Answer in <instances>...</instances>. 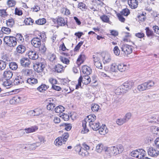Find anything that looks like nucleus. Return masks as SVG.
Masks as SVG:
<instances>
[{
	"label": "nucleus",
	"mask_w": 159,
	"mask_h": 159,
	"mask_svg": "<svg viewBox=\"0 0 159 159\" xmlns=\"http://www.w3.org/2000/svg\"><path fill=\"white\" fill-rule=\"evenodd\" d=\"M46 35L43 33H39L38 36L33 38L31 41L32 45L35 48L39 47L41 44V41L45 40Z\"/></svg>",
	"instance_id": "f257e3e1"
},
{
	"label": "nucleus",
	"mask_w": 159,
	"mask_h": 159,
	"mask_svg": "<svg viewBox=\"0 0 159 159\" xmlns=\"http://www.w3.org/2000/svg\"><path fill=\"white\" fill-rule=\"evenodd\" d=\"M155 83L152 80H149L139 85L137 87V89L139 91L141 92L150 89L151 87L153 86Z\"/></svg>",
	"instance_id": "f03ea898"
},
{
	"label": "nucleus",
	"mask_w": 159,
	"mask_h": 159,
	"mask_svg": "<svg viewBox=\"0 0 159 159\" xmlns=\"http://www.w3.org/2000/svg\"><path fill=\"white\" fill-rule=\"evenodd\" d=\"M134 85V83L133 81L126 82L124 83L116 89V91L120 90V93H121L126 92V91H128L129 89H130Z\"/></svg>",
	"instance_id": "7ed1b4c3"
},
{
	"label": "nucleus",
	"mask_w": 159,
	"mask_h": 159,
	"mask_svg": "<svg viewBox=\"0 0 159 159\" xmlns=\"http://www.w3.org/2000/svg\"><path fill=\"white\" fill-rule=\"evenodd\" d=\"M69 134L67 132L64 133L62 136L57 138L55 141L54 143L57 146H60L62 145L63 143H65L69 137Z\"/></svg>",
	"instance_id": "20e7f679"
},
{
	"label": "nucleus",
	"mask_w": 159,
	"mask_h": 159,
	"mask_svg": "<svg viewBox=\"0 0 159 159\" xmlns=\"http://www.w3.org/2000/svg\"><path fill=\"white\" fill-rule=\"evenodd\" d=\"M3 40L6 44L10 47H14L17 44L16 38L13 37L5 36Z\"/></svg>",
	"instance_id": "39448f33"
},
{
	"label": "nucleus",
	"mask_w": 159,
	"mask_h": 159,
	"mask_svg": "<svg viewBox=\"0 0 159 159\" xmlns=\"http://www.w3.org/2000/svg\"><path fill=\"white\" fill-rule=\"evenodd\" d=\"M75 150L78 152V154L83 157H88L89 153L88 151L82 148L80 145H77L75 147Z\"/></svg>",
	"instance_id": "423d86ee"
},
{
	"label": "nucleus",
	"mask_w": 159,
	"mask_h": 159,
	"mask_svg": "<svg viewBox=\"0 0 159 159\" xmlns=\"http://www.w3.org/2000/svg\"><path fill=\"white\" fill-rule=\"evenodd\" d=\"M120 48L122 51L126 55L129 54L132 52L133 47L131 45L123 44L121 45Z\"/></svg>",
	"instance_id": "0eeeda50"
},
{
	"label": "nucleus",
	"mask_w": 159,
	"mask_h": 159,
	"mask_svg": "<svg viewBox=\"0 0 159 159\" xmlns=\"http://www.w3.org/2000/svg\"><path fill=\"white\" fill-rule=\"evenodd\" d=\"M45 67V65L42 63H36L34 66V70L38 73L42 71Z\"/></svg>",
	"instance_id": "6e6552de"
},
{
	"label": "nucleus",
	"mask_w": 159,
	"mask_h": 159,
	"mask_svg": "<svg viewBox=\"0 0 159 159\" xmlns=\"http://www.w3.org/2000/svg\"><path fill=\"white\" fill-rule=\"evenodd\" d=\"M106 151L108 152L110 154H112L113 155H116L119 154L118 149L116 146L107 148L106 149Z\"/></svg>",
	"instance_id": "1a4fd4ad"
},
{
	"label": "nucleus",
	"mask_w": 159,
	"mask_h": 159,
	"mask_svg": "<svg viewBox=\"0 0 159 159\" xmlns=\"http://www.w3.org/2000/svg\"><path fill=\"white\" fill-rule=\"evenodd\" d=\"M21 73L22 75L26 76H33L34 74V71L33 70L26 68L23 69Z\"/></svg>",
	"instance_id": "9d476101"
},
{
	"label": "nucleus",
	"mask_w": 159,
	"mask_h": 159,
	"mask_svg": "<svg viewBox=\"0 0 159 159\" xmlns=\"http://www.w3.org/2000/svg\"><path fill=\"white\" fill-rule=\"evenodd\" d=\"M93 58L94 65L97 68L101 69H102V66L101 62V60L100 58L96 56L94 57Z\"/></svg>",
	"instance_id": "9b49d317"
},
{
	"label": "nucleus",
	"mask_w": 159,
	"mask_h": 159,
	"mask_svg": "<svg viewBox=\"0 0 159 159\" xmlns=\"http://www.w3.org/2000/svg\"><path fill=\"white\" fill-rule=\"evenodd\" d=\"M64 68V67L62 65L58 64L52 67L51 70L53 72L60 73L63 70Z\"/></svg>",
	"instance_id": "f8f14e48"
},
{
	"label": "nucleus",
	"mask_w": 159,
	"mask_h": 159,
	"mask_svg": "<svg viewBox=\"0 0 159 159\" xmlns=\"http://www.w3.org/2000/svg\"><path fill=\"white\" fill-rule=\"evenodd\" d=\"M104 69L106 71L112 72H115L118 69V65L115 63H112L110 65V67L106 66Z\"/></svg>",
	"instance_id": "ddd939ff"
},
{
	"label": "nucleus",
	"mask_w": 159,
	"mask_h": 159,
	"mask_svg": "<svg viewBox=\"0 0 159 159\" xmlns=\"http://www.w3.org/2000/svg\"><path fill=\"white\" fill-rule=\"evenodd\" d=\"M2 75L5 79L9 80L12 78L13 76V73L11 70H6L3 72Z\"/></svg>",
	"instance_id": "4468645a"
},
{
	"label": "nucleus",
	"mask_w": 159,
	"mask_h": 159,
	"mask_svg": "<svg viewBox=\"0 0 159 159\" xmlns=\"http://www.w3.org/2000/svg\"><path fill=\"white\" fill-rule=\"evenodd\" d=\"M148 155L151 157L157 156L159 154V152L157 151L152 147L148 148Z\"/></svg>",
	"instance_id": "2eb2a0df"
},
{
	"label": "nucleus",
	"mask_w": 159,
	"mask_h": 159,
	"mask_svg": "<svg viewBox=\"0 0 159 159\" xmlns=\"http://www.w3.org/2000/svg\"><path fill=\"white\" fill-rule=\"evenodd\" d=\"M28 55L29 58L32 60H36L39 57L38 54L34 51L30 50L28 52Z\"/></svg>",
	"instance_id": "dca6fc26"
},
{
	"label": "nucleus",
	"mask_w": 159,
	"mask_h": 159,
	"mask_svg": "<svg viewBox=\"0 0 159 159\" xmlns=\"http://www.w3.org/2000/svg\"><path fill=\"white\" fill-rule=\"evenodd\" d=\"M20 62L21 65L25 67L28 66L30 63L29 59L25 57L22 58Z\"/></svg>",
	"instance_id": "f3484780"
},
{
	"label": "nucleus",
	"mask_w": 159,
	"mask_h": 159,
	"mask_svg": "<svg viewBox=\"0 0 159 159\" xmlns=\"http://www.w3.org/2000/svg\"><path fill=\"white\" fill-rule=\"evenodd\" d=\"M85 59L86 57L84 54L83 53H81L77 60L76 62L78 65L79 66H80L81 64L84 62Z\"/></svg>",
	"instance_id": "a211bd4d"
},
{
	"label": "nucleus",
	"mask_w": 159,
	"mask_h": 159,
	"mask_svg": "<svg viewBox=\"0 0 159 159\" xmlns=\"http://www.w3.org/2000/svg\"><path fill=\"white\" fill-rule=\"evenodd\" d=\"M38 129V127L37 126H31L24 129L26 133L29 134L35 132Z\"/></svg>",
	"instance_id": "6ab92c4d"
},
{
	"label": "nucleus",
	"mask_w": 159,
	"mask_h": 159,
	"mask_svg": "<svg viewBox=\"0 0 159 159\" xmlns=\"http://www.w3.org/2000/svg\"><path fill=\"white\" fill-rule=\"evenodd\" d=\"M51 83L52 84V87L51 89L55 90L57 91H60L61 89V88L58 86L55 85L54 84H57V81L55 79H52Z\"/></svg>",
	"instance_id": "aec40b11"
},
{
	"label": "nucleus",
	"mask_w": 159,
	"mask_h": 159,
	"mask_svg": "<svg viewBox=\"0 0 159 159\" xmlns=\"http://www.w3.org/2000/svg\"><path fill=\"white\" fill-rule=\"evenodd\" d=\"M81 70L83 73L85 75H89L91 72V68L86 66H83Z\"/></svg>",
	"instance_id": "412c9836"
},
{
	"label": "nucleus",
	"mask_w": 159,
	"mask_h": 159,
	"mask_svg": "<svg viewBox=\"0 0 159 159\" xmlns=\"http://www.w3.org/2000/svg\"><path fill=\"white\" fill-rule=\"evenodd\" d=\"M129 5L131 8H136L138 5V2L136 0H129L128 1Z\"/></svg>",
	"instance_id": "4be33fe9"
},
{
	"label": "nucleus",
	"mask_w": 159,
	"mask_h": 159,
	"mask_svg": "<svg viewBox=\"0 0 159 159\" xmlns=\"http://www.w3.org/2000/svg\"><path fill=\"white\" fill-rule=\"evenodd\" d=\"M100 123L99 122H90L89 123V126L93 130L96 131L99 129Z\"/></svg>",
	"instance_id": "5701e85b"
},
{
	"label": "nucleus",
	"mask_w": 159,
	"mask_h": 159,
	"mask_svg": "<svg viewBox=\"0 0 159 159\" xmlns=\"http://www.w3.org/2000/svg\"><path fill=\"white\" fill-rule=\"evenodd\" d=\"M99 133L101 135H105L108 132V130L107 129L106 126L105 125H102V126L100 127H99V129H98Z\"/></svg>",
	"instance_id": "b1692460"
},
{
	"label": "nucleus",
	"mask_w": 159,
	"mask_h": 159,
	"mask_svg": "<svg viewBox=\"0 0 159 159\" xmlns=\"http://www.w3.org/2000/svg\"><path fill=\"white\" fill-rule=\"evenodd\" d=\"M21 98L18 96H16L10 100V103L11 104H15L20 102Z\"/></svg>",
	"instance_id": "393cba45"
},
{
	"label": "nucleus",
	"mask_w": 159,
	"mask_h": 159,
	"mask_svg": "<svg viewBox=\"0 0 159 159\" xmlns=\"http://www.w3.org/2000/svg\"><path fill=\"white\" fill-rule=\"evenodd\" d=\"M23 83L24 80L22 77L20 76L17 77L14 81V83L16 85L20 84Z\"/></svg>",
	"instance_id": "a878e982"
},
{
	"label": "nucleus",
	"mask_w": 159,
	"mask_h": 159,
	"mask_svg": "<svg viewBox=\"0 0 159 159\" xmlns=\"http://www.w3.org/2000/svg\"><path fill=\"white\" fill-rule=\"evenodd\" d=\"M138 153L137 158L142 159L145 157L146 154V152L142 149H138Z\"/></svg>",
	"instance_id": "bb28decb"
},
{
	"label": "nucleus",
	"mask_w": 159,
	"mask_h": 159,
	"mask_svg": "<svg viewBox=\"0 0 159 159\" xmlns=\"http://www.w3.org/2000/svg\"><path fill=\"white\" fill-rule=\"evenodd\" d=\"M38 138L40 142H37L35 143H36V145H35V148L41 145V143H44L46 141L45 139L43 136L41 135H38Z\"/></svg>",
	"instance_id": "cd10ccee"
},
{
	"label": "nucleus",
	"mask_w": 159,
	"mask_h": 159,
	"mask_svg": "<svg viewBox=\"0 0 159 159\" xmlns=\"http://www.w3.org/2000/svg\"><path fill=\"white\" fill-rule=\"evenodd\" d=\"M26 50L25 47L22 45H19L16 48V51L19 53L22 54L24 53Z\"/></svg>",
	"instance_id": "c85d7f7f"
},
{
	"label": "nucleus",
	"mask_w": 159,
	"mask_h": 159,
	"mask_svg": "<svg viewBox=\"0 0 159 159\" xmlns=\"http://www.w3.org/2000/svg\"><path fill=\"white\" fill-rule=\"evenodd\" d=\"M128 68V66L123 63H120L118 65V70L120 72L125 71Z\"/></svg>",
	"instance_id": "c756f323"
},
{
	"label": "nucleus",
	"mask_w": 159,
	"mask_h": 159,
	"mask_svg": "<svg viewBox=\"0 0 159 159\" xmlns=\"http://www.w3.org/2000/svg\"><path fill=\"white\" fill-rule=\"evenodd\" d=\"M96 117L95 115L91 114L88 116L86 118V120L88 121L89 123L90 122H93L96 120Z\"/></svg>",
	"instance_id": "7c9ffc66"
},
{
	"label": "nucleus",
	"mask_w": 159,
	"mask_h": 159,
	"mask_svg": "<svg viewBox=\"0 0 159 159\" xmlns=\"http://www.w3.org/2000/svg\"><path fill=\"white\" fill-rule=\"evenodd\" d=\"M36 143H34L33 144H28L25 145L23 144L22 145V147L23 148L26 149L27 148H29L30 150H34L35 149V145Z\"/></svg>",
	"instance_id": "2f4dec72"
},
{
	"label": "nucleus",
	"mask_w": 159,
	"mask_h": 159,
	"mask_svg": "<svg viewBox=\"0 0 159 159\" xmlns=\"http://www.w3.org/2000/svg\"><path fill=\"white\" fill-rule=\"evenodd\" d=\"M111 60V58L110 55L108 53L105 54L103 57V62L104 63H109Z\"/></svg>",
	"instance_id": "473e14b6"
},
{
	"label": "nucleus",
	"mask_w": 159,
	"mask_h": 159,
	"mask_svg": "<svg viewBox=\"0 0 159 159\" xmlns=\"http://www.w3.org/2000/svg\"><path fill=\"white\" fill-rule=\"evenodd\" d=\"M60 127H63L67 131L70 130L72 126L71 124L66 123H63L60 125Z\"/></svg>",
	"instance_id": "72a5a7b5"
},
{
	"label": "nucleus",
	"mask_w": 159,
	"mask_h": 159,
	"mask_svg": "<svg viewBox=\"0 0 159 159\" xmlns=\"http://www.w3.org/2000/svg\"><path fill=\"white\" fill-rule=\"evenodd\" d=\"M152 132L154 134L159 135V128L156 126H152L151 127Z\"/></svg>",
	"instance_id": "f704fd0d"
},
{
	"label": "nucleus",
	"mask_w": 159,
	"mask_h": 159,
	"mask_svg": "<svg viewBox=\"0 0 159 159\" xmlns=\"http://www.w3.org/2000/svg\"><path fill=\"white\" fill-rule=\"evenodd\" d=\"M57 22L59 25L61 26H64L66 24L64 19L62 17L58 18L57 20Z\"/></svg>",
	"instance_id": "c9c22d12"
},
{
	"label": "nucleus",
	"mask_w": 159,
	"mask_h": 159,
	"mask_svg": "<svg viewBox=\"0 0 159 159\" xmlns=\"http://www.w3.org/2000/svg\"><path fill=\"white\" fill-rule=\"evenodd\" d=\"M27 82L29 84L32 85L33 84L37 83H38V80L36 79L33 77H31L27 79Z\"/></svg>",
	"instance_id": "e433bc0d"
},
{
	"label": "nucleus",
	"mask_w": 159,
	"mask_h": 159,
	"mask_svg": "<svg viewBox=\"0 0 159 159\" xmlns=\"http://www.w3.org/2000/svg\"><path fill=\"white\" fill-rule=\"evenodd\" d=\"M65 110V108L62 106H59L57 107H56L55 109V111L56 112L59 113H62Z\"/></svg>",
	"instance_id": "4c0bfd02"
},
{
	"label": "nucleus",
	"mask_w": 159,
	"mask_h": 159,
	"mask_svg": "<svg viewBox=\"0 0 159 159\" xmlns=\"http://www.w3.org/2000/svg\"><path fill=\"white\" fill-rule=\"evenodd\" d=\"M7 62L5 61L0 60V70H4L6 67Z\"/></svg>",
	"instance_id": "58836bf2"
},
{
	"label": "nucleus",
	"mask_w": 159,
	"mask_h": 159,
	"mask_svg": "<svg viewBox=\"0 0 159 159\" xmlns=\"http://www.w3.org/2000/svg\"><path fill=\"white\" fill-rule=\"evenodd\" d=\"M145 30H146V35L148 37H151L154 35L153 32L152 30L149 29V27H146Z\"/></svg>",
	"instance_id": "ea45409f"
},
{
	"label": "nucleus",
	"mask_w": 159,
	"mask_h": 159,
	"mask_svg": "<svg viewBox=\"0 0 159 159\" xmlns=\"http://www.w3.org/2000/svg\"><path fill=\"white\" fill-rule=\"evenodd\" d=\"M118 13L124 16H127L129 14L130 11L128 9L125 8L123 9L120 13Z\"/></svg>",
	"instance_id": "a19ab883"
},
{
	"label": "nucleus",
	"mask_w": 159,
	"mask_h": 159,
	"mask_svg": "<svg viewBox=\"0 0 159 159\" xmlns=\"http://www.w3.org/2000/svg\"><path fill=\"white\" fill-rule=\"evenodd\" d=\"M126 122L125 119L124 117L117 119L116 120V123L119 125H122Z\"/></svg>",
	"instance_id": "79ce46f5"
},
{
	"label": "nucleus",
	"mask_w": 159,
	"mask_h": 159,
	"mask_svg": "<svg viewBox=\"0 0 159 159\" xmlns=\"http://www.w3.org/2000/svg\"><path fill=\"white\" fill-rule=\"evenodd\" d=\"M83 81H84V84H88L90 82L91 79L90 77L88 76V75H86L84 76Z\"/></svg>",
	"instance_id": "37998d69"
},
{
	"label": "nucleus",
	"mask_w": 159,
	"mask_h": 159,
	"mask_svg": "<svg viewBox=\"0 0 159 159\" xmlns=\"http://www.w3.org/2000/svg\"><path fill=\"white\" fill-rule=\"evenodd\" d=\"M14 24V20L12 18L9 19L7 20L6 24L7 26L12 27Z\"/></svg>",
	"instance_id": "c03bdc74"
},
{
	"label": "nucleus",
	"mask_w": 159,
	"mask_h": 159,
	"mask_svg": "<svg viewBox=\"0 0 159 159\" xmlns=\"http://www.w3.org/2000/svg\"><path fill=\"white\" fill-rule=\"evenodd\" d=\"M46 22V20L44 18L40 19L35 21L36 24L39 25L44 24Z\"/></svg>",
	"instance_id": "a18cd8bd"
},
{
	"label": "nucleus",
	"mask_w": 159,
	"mask_h": 159,
	"mask_svg": "<svg viewBox=\"0 0 159 159\" xmlns=\"http://www.w3.org/2000/svg\"><path fill=\"white\" fill-rule=\"evenodd\" d=\"M10 68L13 70H15L18 68L17 64L15 62H11L9 64Z\"/></svg>",
	"instance_id": "49530a36"
},
{
	"label": "nucleus",
	"mask_w": 159,
	"mask_h": 159,
	"mask_svg": "<svg viewBox=\"0 0 159 159\" xmlns=\"http://www.w3.org/2000/svg\"><path fill=\"white\" fill-rule=\"evenodd\" d=\"M100 18L103 22L109 23L110 22L109 17L105 15H103L101 16Z\"/></svg>",
	"instance_id": "de8ad7c7"
},
{
	"label": "nucleus",
	"mask_w": 159,
	"mask_h": 159,
	"mask_svg": "<svg viewBox=\"0 0 159 159\" xmlns=\"http://www.w3.org/2000/svg\"><path fill=\"white\" fill-rule=\"evenodd\" d=\"M103 145L101 143L98 144L96 148V150L97 152L100 153L102 151L103 149Z\"/></svg>",
	"instance_id": "09e8293b"
},
{
	"label": "nucleus",
	"mask_w": 159,
	"mask_h": 159,
	"mask_svg": "<svg viewBox=\"0 0 159 159\" xmlns=\"http://www.w3.org/2000/svg\"><path fill=\"white\" fill-rule=\"evenodd\" d=\"M99 106L98 104H94L91 107V109L93 112H96L99 109Z\"/></svg>",
	"instance_id": "8fccbe9b"
},
{
	"label": "nucleus",
	"mask_w": 159,
	"mask_h": 159,
	"mask_svg": "<svg viewBox=\"0 0 159 159\" xmlns=\"http://www.w3.org/2000/svg\"><path fill=\"white\" fill-rule=\"evenodd\" d=\"M35 116H38L43 113V111L41 109L37 108L34 110Z\"/></svg>",
	"instance_id": "3c124183"
},
{
	"label": "nucleus",
	"mask_w": 159,
	"mask_h": 159,
	"mask_svg": "<svg viewBox=\"0 0 159 159\" xmlns=\"http://www.w3.org/2000/svg\"><path fill=\"white\" fill-rule=\"evenodd\" d=\"M60 59L61 61L63 63H65L66 64H68L69 63V60L67 58L64 57L60 56Z\"/></svg>",
	"instance_id": "603ef678"
},
{
	"label": "nucleus",
	"mask_w": 159,
	"mask_h": 159,
	"mask_svg": "<svg viewBox=\"0 0 159 159\" xmlns=\"http://www.w3.org/2000/svg\"><path fill=\"white\" fill-rule=\"evenodd\" d=\"M47 85L45 84H42L38 88V89L40 92H42L43 90H45L47 89Z\"/></svg>",
	"instance_id": "864d4df0"
},
{
	"label": "nucleus",
	"mask_w": 159,
	"mask_h": 159,
	"mask_svg": "<svg viewBox=\"0 0 159 159\" xmlns=\"http://www.w3.org/2000/svg\"><path fill=\"white\" fill-rule=\"evenodd\" d=\"M2 30L4 33L8 34L10 33L11 31V29L8 28L3 27L2 28Z\"/></svg>",
	"instance_id": "5fc2aeb1"
},
{
	"label": "nucleus",
	"mask_w": 159,
	"mask_h": 159,
	"mask_svg": "<svg viewBox=\"0 0 159 159\" xmlns=\"http://www.w3.org/2000/svg\"><path fill=\"white\" fill-rule=\"evenodd\" d=\"M25 22L27 25H30L34 22V20L30 18H27L25 19Z\"/></svg>",
	"instance_id": "6e6d98bb"
},
{
	"label": "nucleus",
	"mask_w": 159,
	"mask_h": 159,
	"mask_svg": "<svg viewBox=\"0 0 159 159\" xmlns=\"http://www.w3.org/2000/svg\"><path fill=\"white\" fill-rule=\"evenodd\" d=\"M113 50L114 53L116 55L118 56L120 54V50L118 46H115L113 49Z\"/></svg>",
	"instance_id": "4d7b16f0"
},
{
	"label": "nucleus",
	"mask_w": 159,
	"mask_h": 159,
	"mask_svg": "<svg viewBox=\"0 0 159 159\" xmlns=\"http://www.w3.org/2000/svg\"><path fill=\"white\" fill-rule=\"evenodd\" d=\"M62 13L66 15H68L70 14V10L67 8H64L62 9Z\"/></svg>",
	"instance_id": "13d9d810"
},
{
	"label": "nucleus",
	"mask_w": 159,
	"mask_h": 159,
	"mask_svg": "<svg viewBox=\"0 0 159 159\" xmlns=\"http://www.w3.org/2000/svg\"><path fill=\"white\" fill-rule=\"evenodd\" d=\"M138 149L133 151L130 153V155L132 157L137 158L138 156Z\"/></svg>",
	"instance_id": "bf43d9fd"
},
{
	"label": "nucleus",
	"mask_w": 159,
	"mask_h": 159,
	"mask_svg": "<svg viewBox=\"0 0 159 159\" xmlns=\"http://www.w3.org/2000/svg\"><path fill=\"white\" fill-rule=\"evenodd\" d=\"M46 50V48L44 45H42L39 47V51L42 53H44Z\"/></svg>",
	"instance_id": "052dcab7"
},
{
	"label": "nucleus",
	"mask_w": 159,
	"mask_h": 159,
	"mask_svg": "<svg viewBox=\"0 0 159 159\" xmlns=\"http://www.w3.org/2000/svg\"><path fill=\"white\" fill-rule=\"evenodd\" d=\"M7 14L6 12V10L2 9L0 10V16L3 17H5L7 16Z\"/></svg>",
	"instance_id": "680f3d73"
},
{
	"label": "nucleus",
	"mask_w": 159,
	"mask_h": 159,
	"mask_svg": "<svg viewBox=\"0 0 159 159\" xmlns=\"http://www.w3.org/2000/svg\"><path fill=\"white\" fill-rule=\"evenodd\" d=\"M7 3L9 7H12L16 4V2L14 0H9Z\"/></svg>",
	"instance_id": "e2e57ef3"
},
{
	"label": "nucleus",
	"mask_w": 159,
	"mask_h": 159,
	"mask_svg": "<svg viewBox=\"0 0 159 159\" xmlns=\"http://www.w3.org/2000/svg\"><path fill=\"white\" fill-rule=\"evenodd\" d=\"M52 101L53 102H50V110L52 109H53L56 106L55 104V100L53 99L52 98H50V102Z\"/></svg>",
	"instance_id": "0e129e2a"
},
{
	"label": "nucleus",
	"mask_w": 159,
	"mask_h": 159,
	"mask_svg": "<svg viewBox=\"0 0 159 159\" xmlns=\"http://www.w3.org/2000/svg\"><path fill=\"white\" fill-rule=\"evenodd\" d=\"M17 39L20 43H22L24 41V39L21 34L18 35L17 36Z\"/></svg>",
	"instance_id": "69168bd1"
},
{
	"label": "nucleus",
	"mask_w": 159,
	"mask_h": 159,
	"mask_svg": "<svg viewBox=\"0 0 159 159\" xmlns=\"http://www.w3.org/2000/svg\"><path fill=\"white\" fill-rule=\"evenodd\" d=\"M83 42L82 41H81L75 47L74 49V50L75 51H77L78 50L80 49V47L83 44Z\"/></svg>",
	"instance_id": "338daca9"
},
{
	"label": "nucleus",
	"mask_w": 159,
	"mask_h": 159,
	"mask_svg": "<svg viewBox=\"0 0 159 159\" xmlns=\"http://www.w3.org/2000/svg\"><path fill=\"white\" fill-rule=\"evenodd\" d=\"M131 116L130 113H127L126 114L124 118L125 119L126 121L127 122L130 119Z\"/></svg>",
	"instance_id": "774afa93"
}]
</instances>
